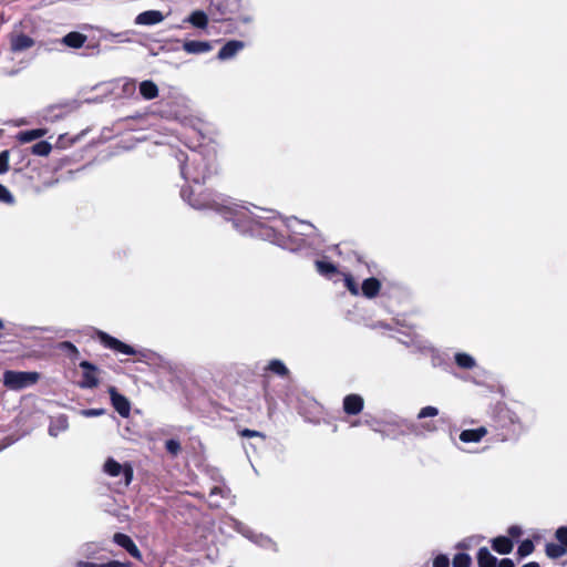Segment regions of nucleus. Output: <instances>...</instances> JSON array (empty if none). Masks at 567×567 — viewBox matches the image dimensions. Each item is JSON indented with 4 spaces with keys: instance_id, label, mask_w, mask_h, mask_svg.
<instances>
[{
    "instance_id": "obj_1",
    "label": "nucleus",
    "mask_w": 567,
    "mask_h": 567,
    "mask_svg": "<svg viewBox=\"0 0 567 567\" xmlns=\"http://www.w3.org/2000/svg\"><path fill=\"white\" fill-rule=\"evenodd\" d=\"M206 207L214 209L226 220L233 221L234 227L243 233H255V226H261V219L266 218L260 215L264 213L261 208L254 207L251 210L248 206L225 197L213 199Z\"/></svg>"
},
{
    "instance_id": "obj_2",
    "label": "nucleus",
    "mask_w": 567,
    "mask_h": 567,
    "mask_svg": "<svg viewBox=\"0 0 567 567\" xmlns=\"http://www.w3.org/2000/svg\"><path fill=\"white\" fill-rule=\"evenodd\" d=\"M182 175L184 178L194 183L204 182L213 173V164L202 154L192 152L187 161L182 165Z\"/></svg>"
},
{
    "instance_id": "obj_3",
    "label": "nucleus",
    "mask_w": 567,
    "mask_h": 567,
    "mask_svg": "<svg viewBox=\"0 0 567 567\" xmlns=\"http://www.w3.org/2000/svg\"><path fill=\"white\" fill-rule=\"evenodd\" d=\"M286 227L290 233V241L286 239H276V243L291 250H297L301 247L299 241H302V239L298 238V236H311L316 230L311 224L299 220L295 217L288 218L286 220Z\"/></svg>"
},
{
    "instance_id": "obj_4",
    "label": "nucleus",
    "mask_w": 567,
    "mask_h": 567,
    "mask_svg": "<svg viewBox=\"0 0 567 567\" xmlns=\"http://www.w3.org/2000/svg\"><path fill=\"white\" fill-rule=\"evenodd\" d=\"M39 379L37 372L6 371L3 384L10 390H21L34 384Z\"/></svg>"
},
{
    "instance_id": "obj_5",
    "label": "nucleus",
    "mask_w": 567,
    "mask_h": 567,
    "mask_svg": "<svg viewBox=\"0 0 567 567\" xmlns=\"http://www.w3.org/2000/svg\"><path fill=\"white\" fill-rule=\"evenodd\" d=\"M97 337L104 347L112 349L118 353H123L126 355H133V354L138 353L140 354L138 361H143L148 358V354L146 352H136L133 347L122 342L121 340H118L103 331H99Z\"/></svg>"
},
{
    "instance_id": "obj_6",
    "label": "nucleus",
    "mask_w": 567,
    "mask_h": 567,
    "mask_svg": "<svg viewBox=\"0 0 567 567\" xmlns=\"http://www.w3.org/2000/svg\"><path fill=\"white\" fill-rule=\"evenodd\" d=\"M103 471L111 477L122 476L124 486H128L133 480V467L128 463L121 464L112 457L105 461Z\"/></svg>"
},
{
    "instance_id": "obj_7",
    "label": "nucleus",
    "mask_w": 567,
    "mask_h": 567,
    "mask_svg": "<svg viewBox=\"0 0 567 567\" xmlns=\"http://www.w3.org/2000/svg\"><path fill=\"white\" fill-rule=\"evenodd\" d=\"M238 532L241 533L245 537L249 538L251 542L257 544L258 546L267 549L277 550V544L267 535L256 534L246 528L245 526H238Z\"/></svg>"
},
{
    "instance_id": "obj_8",
    "label": "nucleus",
    "mask_w": 567,
    "mask_h": 567,
    "mask_svg": "<svg viewBox=\"0 0 567 567\" xmlns=\"http://www.w3.org/2000/svg\"><path fill=\"white\" fill-rule=\"evenodd\" d=\"M109 393L111 396L112 404L116 412L121 416L127 417L131 412V404L128 400L124 395L117 393V391L113 386L109 389Z\"/></svg>"
},
{
    "instance_id": "obj_9",
    "label": "nucleus",
    "mask_w": 567,
    "mask_h": 567,
    "mask_svg": "<svg viewBox=\"0 0 567 567\" xmlns=\"http://www.w3.org/2000/svg\"><path fill=\"white\" fill-rule=\"evenodd\" d=\"M80 367L84 370L81 386L89 389L95 388L99 384L97 368L89 361H82Z\"/></svg>"
},
{
    "instance_id": "obj_10",
    "label": "nucleus",
    "mask_w": 567,
    "mask_h": 567,
    "mask_svg": "<svg viewBox=\"0 0 567 567\" xmlns=\"http://www.w3.org/2000/svg\"><path fill=\"white\" fill-rule=\"evenodd\" d=\"M165 16L158 10H147L141 12L135 18V24L137 25H155L163 22Z\"/></svg>"
},
{
    "instance_id": "obj_11",
    "label": "nucleus",
    "mask_w": 567,
    "mask_h": 567,
    "mask_svg": "<svg viewBox=\"0 0 567 567\" xmlns=\"http://www.w3.org/2000/svg\"><path fill=\"white\" fill-rule=\"evenodd\" d=\"M487 433L488 431L485 426H480L477 429L463 430L458 437L463 443H480Z\"/></svg>"
},
{
    "instance_id": "obj_12",
    "label": "nucleus",
    "mask_w": 567,
    "mask_h": 567,
    "mask_svg": "<svg viewBox=\"0 0 567 567\" xmlns=\"http://www.w3.org/2000/svg\"><path fill=\"white\" fill-rule=\"evenodd\" d=\"M114 543H116L118 546L123 547L128 551L130 555H132L134 558L141 559L142 555L137 546L134 544V542L125 534L116 533L113 536Z\"/></svg>"
},
{
    "instance_id": "obj_13",
    "label": "nucleus",
    "mask_w": 567,
    "mask_h": 567,
    "mask_svg": "<svg viewBox=\"0 0 567 567\" xmlns=\"http://www.w3.org/2000/svg\"><path fill=\"white\" fill-rule=\"evenodd\" d=\"M245 47L244 42L231 40L228 41L218 52L219 60H228L234 58Z\"/></svg>"
},
{
    "instance_id": "obj_14",
    "label": "nucleus",
    "mask_w": 567,
    "mask_h": 567,
    "mask_svg": "<svg viewBox=\"0 0 567 567\" xmlns=\"http://www.w3.org/2000/svg\"><path fill=\"white\" fill-rule=\"evenodd\" d=\"M363 408V399L357 394L347 395L343 400V409L348 414H358Z\"/></svg>"
},
{
    "instance_id": "obj_15",
    "label": "nucleus",
    "mask_w": 567,
    "mask_h": 567,
    "mask_svg": "<svg viewBox=\"0 0 567 567\" xmlns=\"http://www.w3.org/2000/svg\"><path fill=\"white\" fill-rule=\"evenodd\" d=\"M183 49L189 54L205 53L212 50V44L208 41H185Z\"/></svg>"
},
{
    "instance_id": "obj_16",
    "label": "nucleus",
    "mask_w": 567,
    "mask_h": 567,
    "mask_svg": "<svg viewBox=\"0 0 567 567\" xmlns=\"http://www.w3.org/2000/svg\"><path fill=\"white\" fill-rule=\"evenodd\" d=\"M380 288L381 284L378 279L368 278L363 281L361 290L363 296H365L367 298H373L379 293Z\"/></svg>"
},
{
    "instance_id": "obj_17",
    "label": "nucleus",
    "mask_w": 567,
    "mask_h": 567,
    "mask_svg": "<svg viewBox=\"0 0 567 567\" xmlns=\"http://www.w3.org/2000/svg\"><path fill=\"white\" fill-rule=\"evenodd\" d=\"M492 547L498 554H509L513 549V543L509 538L499 536L493 539Z\"/></svg>"
},
{
    "instance_id": "obj_18",
    "label": "nucleus",
    "mask_w": 567,
    "mask_h": 567,
    "mask_svg": "<svg viewBox=\"0 0 567 567\" xmlns=\"http://www.w3.org/2000/svg\"><path fill=\"white\" fill-rule=\"evenodd\" d=\"M140 93L145 100H153L158 95V87L153 81L146 80L141 82Z\"/></svg>"
},
{
    "instance_id": "obj_19",
    "label": "nucleus",
    "mask_w": 567,
    "mask_h": 567,
    "mask_svg": "<svg viewBox=\"0 0 567 567\" xmlns=\"http://www.w3.org/2000/svg\"><path fill=\"white\" fill-rule=\"evenodd\" d=\"M86 41V35L80 32H70L63 37L62 42L70 48H81Z\"/></svg>"
},
{
    "instance_id": "obj_20",
    "label": "nucleus",
    "mask_w": 567,
    "mask_h": 567,
    "mask_svg": "<svg viewBox=\"0 0 567 567\" xmlns=\"http://www.w3.org/2000/svg\"><path fill=\"white\" fill-rule=\"evenodd\" d=\"M33 45V40L24 34L14 35L11 39V48L13 51H23Z\"/></svg>"
},
{
    "instance_id": "obj_21",
    "label": "nucleus",
    "mask_w": 567,
    "mask_h": 567,
    "mask_svg": "<svg viewBox=\"0 0 567 567\" xmlns=\"http://www.w3.org/2000/svg\"><path fill=\"white\" fill-rule=\"evenodd\" d=\"M496 557L493 556L486 547H483L477 553L478 567H496Z\"/></svg>"
},
{
    "instance_id": "obj_22",
    "label": "nucleus",
    "mask_w": 567,
    "mask_h": 567,
    "mask_svg": "<svg viewBox=\"0 0 567 567\" xmlns=\"http://www.w3.org/2000/svg\"><path fill=\"white\" fill-rule=\"evenodd\" d=\"M48 133L45 128H35L31 131L20 132L17 138L20 143H29L44 136Z\"/></svg>"
},
{
    "instance_id": "obj_23",
    "label": "nucleus",
    "mask_w": 567,
    "mask_h": 567,
    "mask_svg": "<svg viewBox=\"0 0 567 567\" xmlns=\"http://www.w3.org/2000/svg\"><path fill=\"white\" fill-rule=\"evenodd\" d=\"M186 21L196 28L204 29L207 27L208 17L204 11L196 10L190 13Z\"/></svg>"
},
{
    "instance_id": "obj_24",
    "label": "nucleus",
    "mask_w": 567,
    "mask_h": 567,
    "mask_svg": "<svg viewBox=\"0 0 567 567\" xmlns=\"http://www.w3.org/2000/svg\"><path fill=\"white\" fill-rule=\"evenodd\" d=\"M315 265H316L317 271L320 275L326 276L328 278L332 277L333 275H336L338 272L337 267L330 261L317 260Z\"/></svg>"
},
{
    "instance_id": "obj_25",
    "label": "nucleus",
    "mask_w": 567,
    "mask_h": 567,
    "mask_svg": "<svg viewBox=\"0 0 567 567\" xmlns=\"http://www.w3.org/2000/svg\"><path fill=\"white\" fill-rule=\"evenodd\" d=\"M455 362L462 369H473L476 365L475 359L464 352H457L455 354Z\"/></svg>"
},
{
    "instance_id": "obj_26",
    "label": "nucleus",
    "mask_w": 567,
    "mask_h": 567,
    "mask_svg": "<svg viewBox=\"0 0 567 567\" xmlns=\"http://www.w3.org/2000/svg\"><path fill=\"white\" fill-rule=\"evenodd\" d=\"M266 370L271 371L281 377L287 375L289 372L287 367L285 365V363L278 359H274V360L269 361Z\"/></svg>"
},
{
    "instance_id": "obj_27",
    "label": "nucleus",
    "mask_w": 567,
    "mask_h": 567,
    "mask_svg": "<svg viewBox=\"0 0 567 567\" xmlns=\"http://www.w3.org/2000/svg\"><path fill=\"white\" fill-rule=\"evenodd\" d=\"M567 549L557 544H548L546 546V555L550 558H558L566 554Z\"/></svg>"
},
{
    "instance_id": "obj_28",
    "label": "nucleus",
    "mask_w": 567,
    "mask_h": 567,
    "mask_svg": "<svg viewBox=\"0 0 567 567\" xmlns=\"http://www.w3.org/2000/svg\"><path fill=\"white\" fill-rule=\"evenodd\" d=\"M52 150L50 143L42 141L32 146V153L39 156H48Z\"/></svg>"
},
{
    "instance_id": "obj_29",
    "label": "nucleus",
    "mask_w": 567,
    "mask_h": 567,
    "mask_svg": "<svg viewBox=\"0 0 567 567\" xmlns=\"http://www.w3.org/2000/svg\"><path fill=\"white\" fill-rule=\"evenodd\" d=\"M68 429V421L64 417H60L56 420L55 424H52L49 429V434L51 436H58L60 432H63Z\"/></svg>"
},
{
    "instance_id": "obj_30",
    "label": "nucleus",
    "mask_w": 567,
    "mask_h": 567,
    "mask_svg": "<svg viewBox=\"0 0 567 567\" xmlns=\"http://www.w3.org/2000/svg\"><path fill=\"white\" fill-rule=\"evenodd\" d=\"M472 563V558L470 555L461 553L454 556L453 558V567H470Z\"/></svg>"
},
{
    "instance_id": "obj_31",
    "label": "nucleus",
    "mask_w": 567,
    "mask_h": 567,
    "mask_svg": "<svg viewBox=\"0 0 567 567\" xmlns=\"http://www.w3.org/2000/svg\"><path fill=\"white\" fill-rule=\"evenodd\" d=\"M436 415H439V409L435 406H432V405H427V406L422 408L419 411L416 417L419 420H423V419H427V417H435Z\"/></svg>"
},
{
    "instance_id": "obj_32",
    "label": "nucleus",
    "mask_w": 567,
    "mask_h": 567,
    "mask_svg": "<svg viewBox=\"0 0 567 567\" xmlns=\"http://www.w3.org/2000/svg\"><path fill=\"white\" fill-rule=\"evenodd\" d=\"M534 550V545L530 540L526 539L524 540L518 549H517V554L520 556V557H526L528 555H530Z\"/></svg>"
},
{
    "instance_id": "obj_33",
    "label": "nucleus",
    "mask_w": 567,
    "mask_h": 567,
    "mask_svg": "<svg viewBox=\"0 0 567 567\" xmlns=\"http://www.w3.org/2000/svg\"><path fill=\"white\" fill-rule=\"evenodd\" d=\"M9 169V152L2 151L0 153V174L7 173Z\"/></svg>"
},
{
    "instance_id": "obj_34",
    "label": "nucleus",
    "mask_w": 567,
    "mask_h": 567,
    "mask_svg": "<svg viewBox=\"0 0 567 567\" xmlns=\"http://www.w3.org/2000/svg\"><path fill=\"white\" fill-rule=\"evenodd\" d=\"M344 282H346L347 288L349 289V291L352 295H354V296L359 295L358 285L355 284L354 279L350 275L344 276Z\"/></svg>"
},
{
    "instance_id": "obj_35",
    "label": "nucleus",
    "mask_w": 567,
    "mask_h": 567,
    "mask_svg": "<svg viewBox=\"0 0 567 567\" xmlns=\"http://www.w3.org/2000/svg\"><path fill=\"white\" fill-rule=\"evenodd\" d=\"M0 202L7 203V204L13 203V196L8 190V188L1 184H0Z\"/></svg>"
},
{
    "instance_id": "obj_36",
    "label": "nucleus",
    "mask_w": 567,
    "mask_h": 567,
    "mask_svg": "<svg viewBox=\"0 0 567 567\" xmlns=\"http://www.w3.org/2000/svg\"><path fill=\"white\" fill-rule=\"evenodd\" d=\"M556 538L567 549V527H559L556 532Z\"/></svg>"
},
{
    "instance_id": "obj_37",
    "label": "nucleus",
    "mask_w": 567,
    "mask_h": 567,
    "mask_svg": "<svg viewBox=\"0 0 567 567\" xmlns=\"http://www.w3.org/2000/svg\"><path fill=\"white\" fill-rule=\"evenodd\" d=\"M166 450L173 454L176 455L181 451V444L176 440H168L166 442Z\"/></svg>"
},
{
    "instance_id": "obj_38",
    "label": "nucleus",
    "mask_w": 567,
    "mask_h": 567,
    "mask_svg": "<svg viewBox=\"0 0 567 567\" xmlns=\"http://www.w3.org/2000/svg\"><path fill=\"white\" fill-rule=\"evenodd\" d=\"M450 560L445 555H439L433 560V567H449Z\"/></svg>"
},
{
    "instance_id": "obj_39",
    "label": "nucleus",
    "mask_w": 567,
    "mask_h": 567,
    "mask_svg": "<svg viewBox=\"0 0 567 567\" xmlns=\"http://www.w3.org/2000/svg\"><path fill=\"white\" fill-rule=\"evenodd\" d=\"M421 430L424 433H434L437 431V426L433 422H425L421 425Z\"/></svg>"
},
{
    "instance_id": "obj_40",
    "label": "nucleus",
    "mask_w": 567,
    "mask_h": 567,
    "mask_svg": "<svg viewBox=\"0 0 567 567\" xmlns=\"http://www.w3.org/2000/svg\"><path fill=\"white\" fill-rule=\"evenodd\" d=\"M99 567H130V563H122L118 560H111L106 564H100Z\"/></svg>"
},
{
    "instance_id": "obj_41",
    "label": "nucleus",
    "mask_w": 567,
    "mask_h": 567,
    "mask_svg": "<svg viewBox=\"0 0 567 567\" xmlns=\"http://www.w3.org/2000/svg\"><path fill=\"white\" fill-rule=\"evenodd\" d=\"M102 413H103V410H97V409L83 410L81 412V414L86 416V417L99 416Z\"/></svg>"
},
{
    "instance_id": "obj_42",
    "label": "nucleus",
    "mask_w": 567,
    "mask_h": 567,
    "mask_svg": "<svg viewBox=\"0 0 567 567\" xmlns=\"http://www.w3.org/2000/svg\"><path fill=\"white\" fill-rule=\"evenodd\" d=\"M240 435L241 436H246V437H252V436H260V437H264L261 433L257 432V431H251V430H243L240 432Z\"/></svg>"
},
{
    "instance_id": "obj_43",
    "label": "nucleus",
    "mask_w": 567,
    "mask_h": 567,
    "mask_svg": "<svg viewBox=\"0 0 567 567\" xmlns=\"http://www.w3.org/2000/svg\"><path fill=\"white\" fill-rule=\"evenodd\" d=\"M508 534L512 537L516 538V537H518L522 534V528L519 526H512L508 529Z\"/></svg>"
},
{
    "instance_id": "obj_44",
    "label": "nucleus",
    "mask_w": 567,
    "mask_h": 567,
    "mask_svg": "<svg viewBox=\"0 0 567 567\" xmlns=\"http://www.w3.org/2000/svg\"><path fill=\"white\" fill-rule=\"evenodd\" d=\"M124 92L132 93L135 91V82L134 81H126L124 83Z\"/></svg>"
},
{
    "instance_id": "obj_45",
    "label": "nucleus",
    "mask_w": 567,
    "mask_h": 567,
    "mask_svg": "<svg viewBox=\"0 0 567 567\" xmlns=\"http://www.w3.org/2000/svg\"><path fill=\"white\" fill-rule=\"evenodd\" d=\"M61 347H62L63 349L70 350L71 352H73V353H75V354H78V353H79V352H78V349H76V348H75L71 342H68V341H66V342H63V343L61 344Z\"/></svg>"
},
{
    "instance_id": "obj_46",
    "label": "nucleus",
    "mask_w": 567,
    "mask_h": 567,
    "mask_svg": "<svg viewBox=\"0 0 567 567\" xmlns=\"http://www.w3.org/2000/svg\"><path fill=\"white\" fill-rule=\"evenodd\" d=\"M498 567H515V565L512 559L505 558L499 561Z\"/></svg>"
},
{
    "instance_id": "obj_47",
    "label": "nucleus",
    "mask_w": 567,
    "mask_h": 567,
    "mask_svg": "<svg viewBox=\"0 0 567 567\" xmlns=\"http://www.w3.org/2000/svg\"><path fill=\"white\" fill-rule=\"evenodd\" d=\"M13 442H14V440H12V439H9V437L6 439L4 443L0 446V451H2L3 449L10 446Z\"/></svg>"
},
{
    "instance_id": "obj_48",
    "label": "nucleus",
    "mask_w": 567,
    "mask_h": 567,
    "mask_svg": "<svg viewBox=\"0 0 567 567\" xmlns=\"http://www.w3.org/2000/svg\"><path fill=\"white\" fill-rule=\"evenodd\" d=\"M78 566L79 567H99L97 564H93V563H83V561H79L78 563Z\"/></svg>"
},
{
    "instance_id": "obj_49",
    "label": "nucleus",
    "mask_w": 567,
    "mask_h": 567,
    "mask_svg": "<svg viewBox=\"0 0 567 567\" xmlns=\"http://www.w3.org/2000/svg\"><path fill=\"white\" fill-rule=\"evenodd\" d=\"M523 567H539V565L537 563H528V564H525Z\"/></svg>"
},
{
    "instance_id": "obj_50",
    "label": "nucleus",
    "mask_w": 567,
    "mask_h": 567,
    "mask_svg": "<svg viewBox=\"0 0 567 567\" xmlns=\"http://www.w3.org/2000/svg\"><path fill=\"white\" fill-rule=\"evenodd\" d=\"M217 492H218V488H217V487H215V488L212 491V493H210V497H213Z\"/></svg>"
},
{
    "instance_id": "obj_51",
    "label": "nucleus",
    "mask_w": 567,
    "mask_h": 567,
    "mask_svg": "<svg viewBox=\"0 0 567 567\" xmlns=\"http://www.w3.org/2000/svg\"><path fill=\"white\" fill-rule=\"evenodd\" d=\"M2 328H3V322H2V320L0 319V329H2Z\"/></svg>"
}]
</instances>
